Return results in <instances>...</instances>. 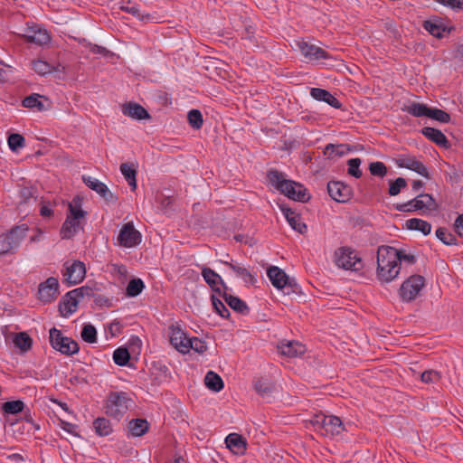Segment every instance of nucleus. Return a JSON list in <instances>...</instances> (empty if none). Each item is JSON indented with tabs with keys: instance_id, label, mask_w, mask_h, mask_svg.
Listing matches in <instances>:
<instances>
[{
	"instance_id": "64",
	"label": "nucleus",
	"mask_w": 463,
	"mask_h": 463,
	"mask_svg": "<svg viewBox=\"0 0 463 463\" xmlns=\"http://www.w3.org/2000/svg\"><path fill=\"white\" fill-rule=\"evenodd\" d=\"M40 213L43 216H51L52 214V209H50L49 207H47L45 205L41 207Z\"/></svg>"
},
{
	"instance_id": "8",
	"label": "nucleus",
	"mask_w": 463,
	"mask_h": 463,
	"mask_svg": "<svg viewBox=\"0 0 463 463\" xmlns=\"http://www.w3.org/2000/svg\"><path fill=\"white\" fill-rule=\"evenodd\" d=\"M50 343L53 349L67 355L76 354L79 351L77 342L70 337L64 336L62 333L55 327L50 329Z\"/></svg>"
},
{
	"instance_id": "12",
	"label": "nucleus",
	"mask_w": 463,
	"mask_h": 463,
	"mask_svg": "<svg viewBox=\"0 0 463 463\" xmlns=\"http://www.w3.org/2000/svg\"><path fill=\"white\" fill-rule=\"evenodd\" d=\"M425 285V279L420 275H413L408 278L401 286L400 296L404 301L415 299Z\"/></svg>"
},
{
	"instance_id": "9",
	"label": "nucleus",
	"mask_w": 463,
	"mask_h": 463,
	"mask_svg": "<svg viewBox=\"0 0 463 463\" xmlns=\"http://www.w3.org/2000/svg\"><path fill=\"white\" fill-rule=\"evenodd\" d=\"M85 294H89L87 288L81 287L68 292L60 304V312L62 317H68L78 309L80 301Z\"/></svg>"
},
{
	"instance_id": "35",
	"label": "nucleus",
	"mask_w": 463,
	"mask_h": 463,
	"mask_svg": "<svg viewBox=\"0 0 463 463\" xmlns=\"http://www.w3.org/2000/svg\"><path fill=\"white\" fill-rule=\"evenodd\" d=\"M403 109L414 117L428 118L430 108L425 104L412 101L406 104Z\"/></svg>"
},
{
	"instance_id": "39",
	"label": "nucleus",
	"mask_w": 463,
	"mask_h": 463,
	"mask_svg": "<svg viewBox=\"0 0 463 463\" xmlns=\"http://www.w3.org/2000/svg\"><path fill=\"white\" fill-rule=\"evenodd\" d=\"M93 426L99 436H108L112 432L110 421L106 418H98L93 422Z\"/></svg>"
},
{
	"instance_id": "52",
	"label": "nucleus",
	"mask_w": 463,
	"mask_h": 463,
	"mask_svg": "<svg viewBox=\"0 0 463 463\" xmlns=\"http://www.w3.org/2000/svg\"><path fill=\"white\" fill-rule=\"evenodd\" d=\"M360 165H361V160L359 158L349 159L347 162L348 174L356 178H359L362 175V172L360 171V168H359Z\"/></svg>"
},
{
	"instance_id": "11",
	"label": "nucleus",
	"mask_w": 463,
	"mask_h": 463,
	"mask_svg": "<svg viewBox=\"0 0 463 463\" xmlns=\"http://www.w3.org/2000/svg\"><path fill=\"white\" fill-rule=\"evenodd\" d=\"M267 275L271 284L276 288L283 290L285 294L296 291L297 283L290 279L281 269L276 266L270 267L267 271Z\"/></svg>"
},
{
	"instance_id": "36",
	"label": "nucleus",
	"mask_w": 463,
	"mask_h": 463,
	"mask_svg": "<svg viewBox=\"0 0 463 463\" xmlns=\"http://www.w3.org/2000/svg\"><path fill=\"white\" fill-rule=\"evenodd\" d=\"M406 228L412 231H419L424 235L429 234L431 231V225L428 222L417 218L407 220Z\"/></svg>"
},
{
	"instance_id": "29",
	"label": "nucleus",
	"mask_w": 463,
	"mask_h": 463,
	"mask_svg": "<svg viewBox=\"0 0 463 463\" xmlns=\"http://www.w3.org/2000/svg\"><path fill=\"white\" fill-rule=\"evenodd\" d=\"M310 95L313 99L318 101H324L333 108L338 109L341 107V103L338 101V99L335 98L329 91L324 89L313 88L310 90Z\"/></svg>"
},
{
	"instance_id": "20",
	"label": "nucleus",
	"mask_w": 463,
	"mask_h": 463,
	"mask_svg": "<svg viewBox=\"0 0 463 463\" xmlns=\"http://www.w3.org/2000/svg\"><path fill=\"white\" fill-rule=\"evenodd\" d=\"M328 194L331 198L339 203H345L351 196V189L342 182H329L327 184Z\"/></svg>"
},
{
	"instance_id": "49",
	"label": "nucleus",
	"mask_w": 463,
	"mask_h": 463,
	"mask_svg": "<svg viewBox=\"0 0 463 463\" xmlns=\"http://www.w3.org/2000/svg\"><path fill=\"white\" fill-rule=\"evenodd\" d=\"M111 273L121 283H124L128 278V269L124 265H121V264H112Z\"/></svg>"
},
{
	"instance_id": "44",
	"label": "nucleus",
	"mask_w": 463,
	"mask_h": 463,
	"mask_svg": "<svg viewBox=\"0 0 463 463\" xmlns=\"http://www.w3.org/2000/svg\"><path fill=\"white\" fill-rule=\"evenodd\" d=\"M9 148L15 152L24 146V138L20 134H11L7 139Z\"/></svg>"
},
{
	"instance_id": "7",
	"label": "nucleus",
	"mask_w": 463,
	"mask_h": 463,
	"mask_svg": "<svg viewBox=\"0 0 463 463\" xmlns=\"http://www.w3.org/2000/svg\"><path fill=\"white\" fill-rule=\"evenodd\" d=\"M86 276V267L80 260H68L63 264L62 280L68 286H73L83 281Z\"/></svg>"
},
{
	"instance_id": "6",
	"label": "nucleus",
	"mask_w": 463,
	"mask_h": 463,
	"mask_svg": "<svg viewBox=\"0 0 463 463\" xmlns=\"http://www.w3.org/2000/svg\"><path fill=\"white\" fill-rule=\"evenodd\" d=\"M132 405L131 399L125 392H112L107 400V413L114 418L125 414Z\"/></svg>"
},
{
	"instance_id": "46",
	"label": "nucleus",
	"mask_w": 463,
	"mask_h": 463,
	"mask_svg": "<svg viewBox=\"0 0 463 463\" xmlns=\"http://www.w3.org/2000/svg\"><path fill=\"white\" fill-rule=\"evenodd\" d=\"M187 345L188 352L194 350L198 354H203L207 349L206 344L198 337H191Z\"/></svg>"
},
{
	"instance_id": "5",
	"label": "nucleus",
	"mask_w": 463,
	"mask_h": 463,
	"mask_svg": "<svg viewBox=\"0 0 463 463\" xmlns=\"http://www.w3.org/2000/svg\"><path fill=\"white\" fill-rule=\"evenodd\" d=\"M396 209L401 212L420 211L422 214H430L437 211L438 204L432 196L422 194L406 203L398 204Z\"/></svg>"
},
{
	"instance_id": "54",
	"label": "nucleus",
	"mask_w": 463,
	"mask_h": 463,
	"mask_svg": "<svg viewBox=\"0 0 463 463\" xmlns=\"http://www.w3.org/2000/svg\"><path fill=\"white\" fill-rule=\"evenodd\" d=\"M406 180L402 177H398L394 182L391 183L389 194L392 196L397 195L402 188L406 186Z\"/></svg>"
},
{
	"instance_id": "19",
	"label": "nucleus",
	"mask_w": 463,
	"mask_h": 463,
	"mask_svg": "<svg viewBox=\"0 0 463 463\" xmlns=\"http://www.w3.org/2000/svg\"><path fill=\"white\" fill-rule=\"evenodd\" d=\"M84 184L90 189L94 190L101 197L109 203L116 202V196L109 191L108 186L99 180L91 176L82 177Z\"/></svg>"
},
{
	"instance_id": "33",
	"label": "nucleus",
	"mask_w": 463,
	"mask_h": 463,
	"mask_svg": "<svg viewBox=\"0 0 463 463\" xmlns=\"http://www.w3.org/2000/svg\"><path fill=\"white\" fill-rule=\"evenodd\" d=\"M224 263L229 266V268L235 273L237 277L242 279L246 283L251 284L254 282V277L244 266L239 263L227 261H225Z\"/></svg>"
},
{
	"instance_id": "17",
	"label": "nucleus",
	"mask_w": 463,
	"mask_h": 463,
	"mask_svg": "<svg viewBox=\"0 0 463 463\" xmlns=\"http://www.w3.org/2000/svg\"><path fill=\"white\" fill-rule=\"evenodd\" d=\"M395 162L399 167L410 169L427 179L430 178L427 167L413 156L401 155Z\"/></svg>"
},
{
	"instance_id": "27",
	"label": "nucleus",
	"mask_w": 463,
	"mask_h": 463,
	"mask_svg": "<svg viewBox=\"0 0 463 463\" xmlns=\"http://www.w3.org/2000/svg\"><path fill=\"white\" fill-rule=\"evenodd\" d=\"M23 105L25 108L32 109L36 111H43L50 108L49 100L39 94H33L26 97L23 100Z\"/></svg>"
},
{
	"instance_id": "24",
	"label": "nucleus",
	"mask_w": 463,
	"mask_h": 463,
	"mask_svg": "<svg viewBox=\"0 0 463 463\" xmlns=\"http://www.w3.org/2000/svg\"><path fill=\"white\" fill-rule=\"evenodd\" d=\"M202 276L213 291L219 294V296L222 295V289L224 288V284L219 274L209 268L203 267L202 269Z\"/></svg>"
},
{
	"instance_id": "15",
	"label": "nucleus",
	"mask_w": 463,
	"mask_h": 463,
	"mask_svg": "<svg viewBox=\"0 0 463 463\" xmlns=\"http://www.w3.org/2000/svg\"><path fill=\"white\" fill-rule=\"evenodd\" d=\"M59 295V281L54 277L48 278L39 285L38 298L43 303L54 301Z\"/></svg>"
},
{
	"instance_id": "30",
	"label": "nucleus",
	"mask_w": 463,
	"mask_h": 463,
	"mask_svg": "<svg viewBox=\"0 0 463 463\" xmlns=\"http://www.w3.org/2000/svg\"><path fill=\"white\" fill-rule=\"evenodd\" d=\"M69 213L68 216L72 217L74 219H78L80 221H84L87 212H85L82 208V198L80 196H75L69 203H68Z\"/></svg>"
},
{
	"instance_id": "2",
	"label": "nucleus",
	"mask_w": 463,
	"mask_h": 463,
	"mask_svg": "<svg viewBox=\"0 0 463 463\" xmlns=\"http://www.w3.org/2000/svg\"><path fill=\"white\" fill-rule=\"evenodd\" d=\"M269 182L289 199L306 202L309 199L306 188L299 183L288 180L277 171L268 173Z\"/></svg>"
},
{
	"instance_id": "21",
	"label": "nucleus",
	"mask_w": 463,
	"mask_h": 463,
	"mask_svg": "<svg viewBox=\"0 0 463 463\" xmlns=\"http://www.w3.org/2000/svg\"><path fill=\"white\" fill-rule=\"evenodd\" d=\"M279 352L287 357L295 358L303 355L306 353V347L298 341L281 342L278 346Z\"/></svg>"
},
{
	"instance_id": "14",
	"label": "nucleus",
	"mask_w": 463,
	"mask_h": 463,
	"mask_svg": "<svg viewBox=\"0 0 463 463\" xmlns=\"http://www.w3.org/2000/svg\"><path fill=\"white\" fill-rule=\"evenodd\" d=\"M296 45L301 54L309 61H320L329 58V54L325 50L309 42L304 40L298 41Z\"/></svg>"
},
{
	"instance_id": "22",
	"label": "nucleus",
	"mask_w": 463,
	"mask_h": 463,
	"mask_svg": "<svg viewBox=\"0 0 463 463\" xmlns=\"http://www.w3.org/2000/svg\"><path fill=\"white\" fill-rule=\"evenodd\" d=\"M423 27L427 32L437 38H442L451 31V28L445 25L441 19L436 17L425 21Z\"/></svg>"
},
{
	"instance_id": "23",
	"label": "nucleus",
	"mask_w": 463,
	"mask_h": 463,
	"mask_svg": "<svg viewBox=\"0 0 463 463\" xmlns=\"http://www.w3.org/2000/svg\"><path fill=\"white\" fill-rule=\"evenodd\" d=\"M279 208L293 230L299 233L306 232L307 225L302 222L301 217L298 213L282 204L279 205Z\"/></svg>"
},
{
	"instance_id": "55",
	"label": "nucleus",
	"mask_w": 463,
	"mask_h": 463,
	"mask_svg": "<svg viewBox=\"0 0 463 463\" xmlns=\"http://www.w3.org/2000/svg\"><path fill=\"white\" fill-rule=\"evenodd\" d=\"M421 381L426 383H437L439 380V373L436 371L430 370L421 373Z\"/></svg>"
},
{
	"instance_id": "57",
	"label": "nucleus",
	"mask_w": 463,
	"mask_h": 463,
	"mask_svg": "<svg viewBox=\"0 0 463 463\" xmlns=\"http://www.w3.org/2000/svg\"><path fill=\"white\" fill-rule=\"evenodd\" d=\"M345 151V146L344 145H327L326 146L325 154L328 156H332L333 155H343Z\"/></svg>"
},
{
	"instance_id": "13",
	"label": "nucleus",
	"mask_w": 463,
	"mask_h": 463,
	"mask_svg": "<svg viewBox=\"0 0 463 463\" xmlns=\"http://www.w3.org/2000/svg\"><path fill=\"white\" fill-rule=\"evenodd\" d=\"M141 242V234L134 225L128 222L122 226L117 237V243L125 248H132Z\"/></svg>"
},
{
	"instance_id": "10",
	"label": "nucleus",
	"mask_w": 463,
	"mask_h": 463,
	"mask_svg": "<svg viewBox=\"0 0 463 463\" xmlns=\"http://www.w3.org/2000/svg\"><path fill=\"white\" fill-rule=\"evenodd\" d=\"M335 263L338 268L346 270H359L363 267L358 255L345 248H340L335 252Z\"/></svg>"
},
{
	"instance_id": "32",
	"label": "nucleus",
	"mask_w": 463,
	"mask_h": 463,
	"mask_svg": "<svg viewBox=\"0 0 463 463\" xmlns=\"http://www.w3.org/2000/svg\"><path fill=\"white\" fill-rule=\"evenodd\" d=\"M206 387L215 392H220L223 388V381L220 375L213 371H209L204 377Z\"/></svg>"
},
{
	"instance_id": "60",
	"label": "nucleus",
	"mask_w": 463,
	"mask_h": 463,
	"mask_svg": "<svg viewBox=\"0 0 463 463\" xmlns=\"http://www.w3.org/2000/svg\"><path fill=\"white\" fill-rule=\"evenodd\" d=\"M456 232L463 237V215H459L455 222Z\"/></svg>"
},
{
	"instance_id": "50",
	"label": "nucleus",
	"mask_w": 463,
	"mask_h": 463,
	"mask_svg": "<svg viewBox=\"0 0 463 463\" xmlns=\"http://www.w3.org/2000/svg\"><path fill=\"white\" fill-rule=\"evenodd\" d=\"M24 403L21 401L7 402L3 404V410L10 414H15L22 411Z\"/></svg>"
},
{
	"instance_id": "31",
	"label": "nucleus",
	"mask_w": 463,
	"mask_h": 463,
	"mask_svg": "<svg viewBox=\"0 0 463 463\" xmlns=\"http://www.w3.org/2000/svg\"><path fill=\"white\" fill-rule=\"evenodd\" d=\"M13 343L22 353L28 352L33 345V339L25 332L15 334L13 336Z\"/></svg>"
},
{
	"instance_id": "42",
	"label": "nucleus",
	"mask_w": 463,
	"mask_h": 463,
	"mask_svg": "<svg viewBox=\"0 0 463 463\" xmlns=\"http://www.w3.org/2000/svg\"><path fill=\"white\" fill-rule=\"evenodd\" d=\"M81 338L87 343H95L97 341L96 328L92 325H85L81 330Z\"/></svg>"
},
{
	"instance_id": "40",
	"label": "nucleus",
	"mask_w": 463,
	"mask_h": 463,
	"mask_svg": "<svg viewBox=\"0 0 463 463\" xmlns=\"http://www.w3.org/2000/svg\"><path fill=\"white\" fill-rule=\"evenodd\" d=\"M220 297L227 303L232 309L236 311H243L246 308L245 303L238 298L237 297L227 294L226 292L222 293Z\"/></svg>"
},
{
	"instance_id": "53",
	"label": "nucleus",
	"mask_w": 463,
	"mask_h": 463,
	"mask_svg": "<svg viewBox=\"0 0 463 463\" xmlns=\"http://www.w3.org/2000/svg\"><path fill=\"white\" fill-rule=\"evenodd\" d=\"M370 173L373 175L383 177L387 173V168L382 162H373L369 165Z\"/></svg>"
},
{
	"instance_id": "47",
	"label": "nucleus",
	"mask_w": 463,
	"mask_h": 463,
	"mask_svg": "<svg viewBox=\"0 0 463 463\" xmlns=\"http://www.w3.org/2000/svg\"><path fill=\"white\" fill-rule=\"evenodd\" d=\"M221 297L213 294L212 296V302L215 311L222 317H227L229 316V310L223 304V301L220 298Z\"/></svg>"
},
{
	"instance_id": "16",
	"label": "nucleus",
	"mask_w": 463,
	"mask_h": 463,
	"mask_svg": "<svg viewBox=\"0 0 463 463\" xmlns=\"http://www.w3.org/2000/svg\"><path fill=\"white\" fill-rule=\"evenodd\" d=\"M168 335L171 345L178 352L187 354V344L190 338L186 335L185 332L177 324H173L168 327Z\"/></svg>"
},
{
	"instance_id": "59",
	"label": "nucleus",
	"mask_w": 463,
	"mask_h": 463,
	"mask_svg": "<svg viewBox=\"0 0 463 463\" xmlns=\"http://www.w3.org/2000/svg\"><path fill=\"white\" fill-rule=\"evenodd\" d=\"M61 428L63 430H65L66 432L70 433V434H72L74 436H78L77 426L74 425V424H71V423H69V422H66V421H61Z\"/></svg>"
},
{
	"instance_id": "56",
	"label": "nucleus",
	"mask_w": 463,
	"mask_h": 463,
	"mask_svg": "<svg viewBox=\"0 0 463 463\" xmlns=\"http://www.w3.org/2000/svg\"><path fill=\"white\" fill-rule=\"evenodd\" d=\"M436 236L445 244L450 245L453 243V236L447 232L446 229L439 228L436 231Z\"/></svg>"
},
{
	"instance_id": "51",
	"label": "nucleus",
	"mask_w": 463,
	"mask_h": 463,
	"mask_svg": "<svg viewBox=\"0 0 463 463\" xmlns=\"http://www.w3.org/2000/svg\"><path fill=\"white\" fill-rule=\"evenodd\" d=\"M188 121L194 128H200L203 124V117L199 110L193 109L188 113Z\"/></svg>"
},
{
	"instance_id": "62",
	"label": "nucleus",
	"mask_w": 463,
	"mask_h": 463,
	"mask_svg": "<svg viewBox=\"0 0 463 463\" xmlns=\"http://www.w3.org/2000/svg\"><path fill=\"white\" fill-rule=\"evenodd\" d=\"M43 238V231L40 228L35 230V234L30 238L31 242H38Z\"/></svg>"
},
{
	"instance_id": "41",
	"label": "nucleus",
	"mask_w": 463,
	"mask_h": 463,
	"mask_svg": "<svg viewBox=\"0 0 463 463\" xmlns=\"http://www.w3.org/2000/svg\"><path fill=\"white\" fill-rule=\"evenodd\" d=\"M144 288V283L140 279H131L127 287V295L136 297L141 293Z\"/></svg>"
},
{
	"instance_id": "48",
	"label": "nucleus",
	"mask_w": 463,
	"mask_h": 463,
	"mask_svg": "<svg viewBox=\"0 0 463 463\" xmlns=\"http://www.w3.org/2000/svg\"><path fill=\"white\" fill-rule=\"evenodd\" d=\"M428 118L441 123H448L450 120V116L447 112L433 108H430Z\"/></svg>"
},
{
	"instance_id": "61",
	"label": "nucleus",
	"mask_w": 463,
	"mask_h": 463,
	"mask_svg": "<svg viewBox=\"0 0 463 463\" xmlns=\"http://www.w3.org/2000/svg\"><path fill=\"white\" fill-rule=\"evenodd\" d=\"M11 71V67L3 63H0V80H5L8 72Z\"/></svg>"
},
{
	"instance_id": "43",
	"label": "nucleus",
	"mask_w": 463,
	"mask_h": 463,
	"mask_svg": "<svg viewBox=\"0 0 463 463\" xmlns=\"http://www.w3.org/2000/svg\"><path fill=\"white\" fill-rule=\"evenodd\" d=\"M33 69L40 75H47L53 71V66L42 60L33 61Z\"/></svg>"
},
{
	"instance_id": "34",
	"label": "nucleus",
	"mask_w": 463,
	"mask_h": 463,
	"mask_svg": "<svg viewBox=\"0 0 463 463\" xmlns=\"http://www.w3.org/2000/svg\"><path fill=\"white\" fill-rule=\"evenodd\" d=\"M148 430V423L143 419H135L128 423L129 434L133 437H139L145 434Z\"/></svg>"
},
{
	"instance_id": "4",
	"label": "nucleus",
	"mask_w": 463,
	"mask_h": 463,
	"mask_svg": "<svg viewBox=\"0 0 463 463\" xmlns=\"http://www.w3.org/2000/svg\"><path fill=\"white\" fill-rule=\"evenodd\" d=\"M26 225L16 226L8 232L0 235V255L13 252L16 250L26 236Z\"/></svg>"
},
{
	"instance_id": "25",
	"label": "nucleus",
	"mask_w": 463,
	"mask_h": 463,
	"mask_svg": "<svg viewBox=\"0 0 463 463\" xmlns=\"http://www.w3.org/2000/svg\"><path fill=\"white\" fill-rule=\"evenodd\" d=\"M82 222H83L80 220L74 219L67 215L61 229V237L62 239L72 238L80 232V229H82Z\"/></svg>"
},
{
	"instance_id": "37",
	"label": "nucleus",
	"mask_w": 463,
	"mask_h": 463,
	"mask_svg": "<svg viewBox=\"0 0 463 463\" xmlns=\"http://www.w3.org/2000/svg\"><path fill=\"white\" fill-rule=\"evenodd\" d=\"M120 172L131 186L132 190H135L137 188V170L135 165L133 164L124 163L120 165Z\"/></svg>"
},
{
	"instance_id": "45",
	"label": "nucleus",
	"mask_w": 463,
	"mask_h": 463,
	"mask_svg": "<svg viewBox=\"0 0 463 463\" xmlns=\"http://www.w3.org/2000/svg\"><path fill=\"white\" fill-rule=\"evenodd\" d=\"M113 360L118 365H126L129 360V353L126 348H118L114 351Z\"/></svg>"
},
{
	"instance_id": "58",
	"label": "nucleus",
	"mask_w": 463,
	"mask_h": 463,
	"mask_svg": "<svg viewBox=\"0 0 463 463\" xmlns=\"http://www.w3.org/2000/svg\"><path fill=\"white\" fill-rule=\"evenodd\" d=\"M121 8L125 10L126 12L132 14L133 15L137 16L140 20L145 19V15L140 13V10L138 6L135 4L127 3L126 5L123 4Z\"/></svg>"
},
{
	"instance_id": "26",
	"label": "nucleus",
	"mask_w": 463,
	"mask_h": 463,
	"mask_svg": "<svg viewBox=\"0 0 463 463\" xmlns=\"http://www.w3.org/2000/svg\"><path fill=\"white\" fill-rule=\"evenodd\" d=\"M226 447L236 455H243L246 450V440L237 433H231L225 439Z\"/></svg>"
},
{
	"instance_id": "63",
	"label": "nucleus",
	"mask_w": 463,
	"mask_h": 463,
	"mask_svg": "<svg viewBox=\"0 0 463 463\" xmlns=\"http://www.w3.org/2000/svg\"><path fill=\"white\" fill-rule=\"evenodd\" d=\"M90 51L94 53H100V54H106L108 52V51L101 47V46H98V45H92L90 47Z\"/></svg>"
},
{
	"instance_id": "38",
	"label": "nucleus",
	"mask_w": 463,
	"mask_h": 463,
	"mask_svg": "<svg viewBox=\"0 0 463 463\" xmlns=\"http://www.w3.org/2000/svg\"><path fill=\"white\" fill-rule=\"evenodd\" d=\"M422 133L425 137H427L429 139L432 140L438 145L446 146V144L448 143L445 135L438 129L432 128H424L422 129Z\"/></svg>"
},
{
	"instance_id": "1",
	"label": "nucleus",
	"mask_w": 463,
	"mask_h": 463,
	"mask_svg": "<svg viewBox=\"0 0 463 463\" xmlns=\"http://www.w3.org/2000/svg\"><path fill=\"white\" fill-rule=\"evenodd\" d=\"M414 255L390 246H381L377 251L376 279L382 284L390 283L400 274L402 266L412 265Z\"/></svg>"
},
{
	"instance_id": "28",
	"label": "nucleus",
	"mask_w": 463,
	"mask_h": 463,
	"mask_svg": "<svg viewBox=\"0 0 463 463\" xmlns=\"http://www.w3.org/2000/svg\"><path fill=\"white\" fill-rule=\"evenodd\" d=\"M122 112L133 119H146L149 118L148 112L140 105L137 103H128L122 107Z\"/></svg>"
},
{
	"instance_id": "3",
	"label": "nucleus",
	"mask_w": 463,
	"mask_h": 463,
	"mask_svg": "<svg viewBox=\"0 0 463 463\" xmlns=\"http://www.w3.org/2000/svg\"><path fill=\"white\" fill-rule=\"evenodd\" d=\"M311 424L314 426L316 430L326 436L333 437L340 434L345 430L342 420L338 417L333 415H316L311 420Z\"/></svg>"
},
{
	"instance_id": "18",
	"label": "nucleus",
	"mask_w": 463,
	"mask_h": 463,
	"mask_svg": "<svg viewBox=\"0 0 463 463\" xmlns=\"http://www.w3.org/2000/svg\"><path fill=\"white\" fill-rule=\"evenodd\" d=\"M23 35L28 42L39 45L47 44L51 41L49 33L39 25H27Z\"/></svg>"
}]
</instances>
